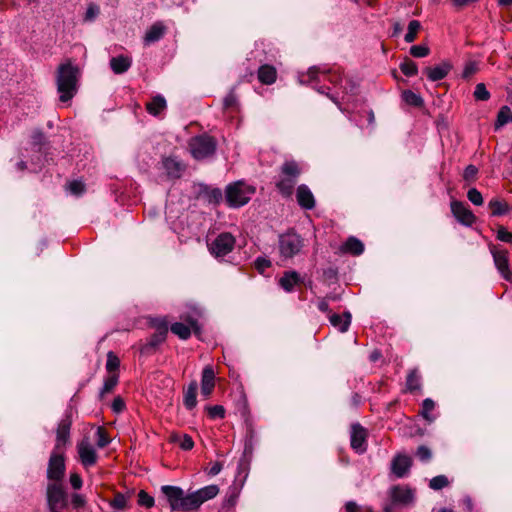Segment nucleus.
Wrapping results in <instances>:
<instances>
[{
  "mask_svg": "<svg viewBox=\"0 0 512 512\" xmlns=\"http://www.w3.org/2000/svg\"><path fill=\"white\" fill-rule=\"evenodd\" d=\"M161 491L167 498L172 511L189 512L199 509L203 503L215 498L219 493V487L211 484L185 494L180 487L164 485Z\"/></svg>",
  "mask_w": 512,
  "mask_h": 512,
  "instance_id": "nucleus-1",
  "label": "nucleus"
},
{
  "mask_svg": "<svg viewBox=\"0 0 512 512\" xmlns=\"http://www.w3.org/2000/svg\"><path fill=\"white\" fill-rule=\"evenodd\" d=\"M78 75V68L71 63L59 66L56 82L60 101L67 102L74 97L77 92Z\"/></svg>",
  "mask_w": 512,
  "mask_h": 512,
  "instance_id": "nucleus-2",
  "label": "nucleus"
},
{
  "mask_svg": "<svg viewBox=\"0 0 512 512\" xmlns=\"http://www.w3.org/2000/svg\"><path fill=\"white\" fill-rule=\"evenodd\" d=\"M255 191L254 186L239 180L227 186L225 198L230 207L239 208L250 201Z\"/></svg>",
  "mask_w": 512,
  "mask_h": 512,
  "instance_id": "nucleus-3",
  "label": "nucleus"
},
{
  "mask_svg": "<svg viewBox=\"0 0 512 512\" xmlns=\"http://www.w3.org/2000/svg\"><path fill=\"white\" fill-rule=\"evenodd\" d=\"M189 148L195 159L202 160L214 154L216 150V142L208 135H201L190 140Z\"/></svg>",
  "mask_w": 512,
  "mask_h": 512,
  "instance_id": "nucleus-4",
  "label": "nucleus"
},
{
  "mask_svg": "<svg viewBox=\"0 0 512 512\" xmlns=\"http://www.w3.org/2000/svg\"><path fill=\"white\" fill-rule=\"evenodd\" d=\"M303 247V239L294 232H288L279 236V252L284 259H290L297 255Z\"/></svg>",
  "mask_w": 512,
  "mask_h": 512,
  "instance_id": "nucleus-5",
  "label": "nucleus"
},
{
  "mask_svg": "<svg viewBox=\"0 0 512 512\" xmlns=\"http://www.w3.org/2000/svg\"><path fill=\"white\" fill-rule=\"evenodd\" d=\"M235 242L231 233L223 232L208 243V250L215 258L220 259L233 250Z\"/></svg>",
  "mask_w": 512,
  "mask_h": 512,
  "instance_id": "nucleus-6",
  "label": "nucleus"
},
{
  "mask_svg": "<svg viewBox=\"0 0 512 512\" xmlns=\"http://www.w3.org/2000/svg\"><path fill=\"white\" fill-rule=\"evenodd\" d=\"M47 502L50 512H60L68 504L67 493L61 482H52L47 486Z\"/></svg>",
  "mask_w": 512,
  "mask_h": 512,
  "instance_id": "nucleus-7",
  "label": "nucleus"
},
{
  "mask_svg": "<svg viewBox=\"0 0 512 512\" xmlns=\"http://www.w3.org/2000/svg\"><path fill=\"white\" fill-rule=\"evenodd\" d=\"M491 254L495 267L506 281H512V271L510 269L508 252L506 250L491 248Z\"/></svg>",
  "mask_w": 512,
  "mask_h": 512,
  "instance_id": "nucleus-8",
  "label": "nucleus"
},
{
  "mask_svg": "<svg viewBox=\"0 0 512 512\" xmlns=\"http://www.w3.org/2000/svg\"><path fill=\"white\" fill-rule=\"evenodd\" d=\"M65 473L64 457L53 452L50 456L47 468V477L53 482H61Z\"/></svg>",
  "mask_w": 512,
  "mask_h": 512,
  "instance_id": "nucleus-9",
  "label": "nucleus"
},
{
  "mask_svg": "<svg viewBox=\"0 0 512 512\" xmlns=\"http://www.w3.org/2000/svg\"><path fill=\"white\" fill-rule=\"evenodd\" d=\"M392 506H407L414 501V490L405 485H397L390 489Z\"/></svg>",
  "mask_w": 512,
  "mask_h": 512,
  "instance_id": "nucleus-10",
  "label": "nucleus"
},
{
  "mask_svg": "<svg viewBox=\"0 0 512 512\" xmlns=\"http://www.w3.org/2000/svg\"><path fill=\"white\" fill-rule=\"evenodd\" d=\"M366 437L367 432L365 428L361 426L359 423H355L351 426V447L359 454H362L367 450Z\"/></svg>",
  "mask_w": 512,
  "mask_h": 512,
  "instance_id": "nucleus-11",
  "label": "nucleus"
},
{
  "mask_svg": "<svg viewBox=\"0 0 512 512\" xmlns=\"http://www.w3.org/2000/svg\"><path fill=\"white\" fill-rule=\"evenodd\" d=\"M77 451L80 461L85 467L93 466L96 463V450L87 438L78 443Z\"/></svg>",
  "mask_w": 512,
  "mask_h": 512,
  "instance_id": "nucleus-12",
  "label": "nucleus"
},
{
  "mask_svg": "<svg viewBox=\"0 0 512 512\" xmlns=\"http://www.w3.org/2000/svg\"><path fill=\"white\" fill-rule=\"evenodd\" d=\"M189 325H186L181 322H176L171 325L170 329L171 332L175 335H177L180 339L186 340L191 336V329L194 330V333L196 335L199 334L200 328L198 326L197 320L189 317L187 319Z\"/></svg>",
  "mask_w": 512,
  "mask_h": 512,
  "instance_id": "nucleus-13",
  "label": "nucleus"
},
{
  "mask_svg": "<svg viewBox=\"0 0 512 512\" xmlns=\"http://www.w3.org/2000/svg\"><path fill=\"white\" fill-rule=\"evenodd\" d=\"M451 211L455 218L463 225L471 226L475 222V216L462 202L452 201Z\"/></svg>",
  "mask_w": 512,
  "mask_h": 512,
  "instance_id": "nucleus-14",
  "label": "nucleus"
},
{
  "mask_svg": "<svg viewBox=\"0 0 512 512\" xmlns=\"http://www.w3.org/2000/svg\"><path fill=\"white\" fill-rule=\"evenodd\" d=\"M452 69V65L448 61H442L440 64L434 66V67H426L423 70V73L426 74L427 78L432 81L436 82L439 80L444 79L450 70Z\"/></svg>",
  "mask_w": 512,
  "mask_h": 512,
  "instance_id": "nucleus-15",
  "label": "nucleus"
},
{
  "mask_svg": "<svg viewBox=\"0 0 512 512\" xmlns=\"http://www.w3.org/2000/svg\"><path fill=\"white\" fill-rule=\"evenodd\" d=\"M71 424L72 421L69 415H65V417L59 422L56 431L55 449H59L62 445H65L68 442Z\"/></svg>",
  "mask_w": 512,
  "mask_h": 512,
  "instance_id": "nucleus-16",
  "label": "nucleus"
},
{
  "mask_svg": "<svg viewBox=\"0 0 512 512\" xmlns=\"http://www.w3.org/2000/svg\"><path fill=\"white\" fill-rule=\"evenodd\" d=\"M411 458L407 455H397L391 463L392 472L398 478L404 477L410 470Z\"/></svg>",
  "mask_w": 512,
  "mask_h": 512,
  "instance_id": "nucleus-17",
  "label": "nucleus"
},
{
  "mask_svg": "<svg viewBox=\"0 0 512 512\" xmlns=\"http://www.w3.org/2000/svg\"><path fill=\"white\" fill-rule=\"evenodd\" d=\"M296 197H297L298 204L302 208H304L306 210H311L315 207L314 196L307 185L302 184V185L298 186L297 191H296Z\"/></svg>",
  "mask_w": 512,
  "mask_h": 512,
  "instance_id": "nucleus-18",
  "label": "nucleus"
},
{
  "mask_svg": "<svg viewBox=\"0 0 512 512\" xmlns=\"http://www.w3.org/2000/svg\"><path fill=\"white\" fill-rule=\"evenodd\" d=\"M215 386V373L211 366L204 367L201 379V393L208 398Z\"/></svg>",
  "mask_w": 512,
  "mask_h": 512,
  "instance_id": "nucleus-19",
  "label": "nucleus"
},
{
  "mask_svg": "<svg viewBox=\"0 0 512 512\" xmlns=\"http://www.w3.org/2000/svg\"><path fill=\"white\" fill-rule=\"evenodd\" d=\"M162 167L169 178H180L184 171V165L176 158L167 157L162 160Z\"/></svg>",
  "mask_w": 512,
  "mask_h": 512,
  "instance_id": "nucleus-20",
  "label": "nucleus"
},
{
  "mask_svg": "<svg viewBox=\"0 0 512 512\" xmlns=\"http://www.w3.org/2000/svg\"><path fill=\"white\" fill-rule=\"evenodd\" d=\"M166 27L162 22L154 23L145 33L144 43L150 45L159 41L165 34Z\"/></svg>",
  "mask_w": 512,
  "mask_h": 512,
  "instance_id": "nucleus-21",
  "label": "nucleus"
},
{
  "mask_svg": "<svg viewBox=\"0 0 512 512\" xmlns=\"http://www.w3.org/2000/svg\"><path fill=\"white\" fill-rule=\"evenodd\" d=\"M153 325L157 328V333L151 337L149 345L155 347L165 340L168 326L165 319H156Z\"/></svg>",
  "mask_w": 512,
  "mask_h": 512,
  "instance_id": "nucleus-22",
  "label": "nucleus"
},
{
  "mask_svg": "<svg viewBox=\"0 0 512 512\" xmlns=\"http://www.w3.org/2000/svg\"><path fill=\"white\" fill-rule=\"evenodd\" d=\"M132 59L129 56L119 55L111 58L110 67L115 74H122L131 67Z\"/></svg>",
  "mask_w": 512,
  "mask_h": 512,
  "instance_id": "nucleus-23",
  "label": "nucleus"
},
{
  "mask_svg": "<svg viewBox=\"0 0 512 512\" xmlns=\"http://www.w3.org/2000/svg\"><path fill=\"white\" fill-rule=\"evenodd\" d=\"M340 250L343 253L360 255L364 251V245L358 238L351 236L341 245Z\"/></svg>",
  "mask_w": 512,
  "mask_h": 512,
  "instance_id": "nucleus-24",
  "label": "nucleus"
},
{
  "mask_svg": "<svg viewBox=\"0 0 512 512\" xmlns=\"http://www.w3.org/2000/svg\"><path fill=\"white\" fill-rule=\"evenodd\" d=\"M332 326L337 328L340 332H346L351 323V314L344 312L343 315L332 314L329 318Z\"/></svg>",
  "mask_w": 512,
  "mask_h": 512,
  "instance_id": "nucleus-25",
  "label": "nucleus"
},
{
  "mask_svg": "<svg viewBox=\"0 0 512 512\" xmlns=\"http://www.w3.org/2000/svg\"><path fill=\"white\" fill-rule=\"evenodd\" d=\"M277 71L271 65H262L258 70V79L261 83L271 85L276 81Z\"/></svg>",
  "mask_w": 512,
  "mask_h": 512,
  "instance_id": "nucleus-26",
  "label": "nucleus"
},
{
  "mask_svg": "<svg viewBox=\"0 0 512 512\" xmlns=\"http://www.w3.org/2000/svg\"><path fill=\"white\" fill-rule=\"evenodd\" d=\"M300 282V275L296 271L285 272L280 278L279 284L286 291L291 292L295 285Z\"/></svg>",
  "mask_w": 512,
  "mask_h": 512,
  "instance_id": "nucleus-27",
  "label": "nucleus"
},
{
  "mask_svg": "<svg viewBox=\"0 0 512 512\" xmlns=\"http://www.w3.org/2000/svg\"><path fill=\"white\" fill-rule=\"evenodd\" d=\"M197 389H198L197 382L192 381L188 385L187 389L184 392L183 402H184L185 407L188 410H192L197 405V400H196Z\"/></svg>",
  "mask_w": 512,
  "mask_h": 512,
  "instance_id": "nucleus-28",
  "label": "nucleus"
},
{
  "mask_svg": "<svg viewBox=\"0 0 512 512\" xmlns=\"http://www.w3.org/2000/svg\"><path fill=\"white\" fill-rule=\"evenodd\" d=\"M296 181L297 180L292 179L291 177L283 176L282 174H280V178L276 182V187L283 196L289 197L293 192V188L296 184Z\"/></svg>",
  "mask_w": 512,
  "mask_h": 512,
  "instance_id": "nucleus-29",
  "label": "nucleus"
},
{
  "mask_svg": "<svg viewBox=\"0 0 512 512\" xmlns=\"http://www.w3.org/2000/svg\"><path fill=\"white\" fill-rule=\"evenodd\" d=\"M169 441L171 443L179 444L180 448L185 451H189L194 447V441L188 434L180 435L177 433H172L170 435Z\"/></svg>",
  "mask_w": 512,
  "mask_h": 512,
  "instance_id": "nucleus-30",
  "label": "nucleus"
},
{
  "mask_svg": "<svg viewBox=\"0 0 512 512\" xmlns=\"http://www.w3.org/2000/svg\"><path fill=\"white\" fill-rule=\"evenodd\" d=\"M146 108L151 115L157 116L163 110H165L166 100L163 96L157 95L149 103H147Z\"/></svg>",
  "mask_w": 512,
  "mask_h": 512,
  "instance_id": "nucleus-31",
  "label": "nucleus"
},
{
  "mask_svg": "<svg viewBox=\"0 0 512 512\" xmlns=\"http://www.w3.org/2000/svg\"><path fill=\"white\" fill-rule=\"evenodd\" d=\"M301 173V169L297 162L294 160H288L283 163L281 166V173L283 176L291 177L292 179L297 180L298 176Z\"/></svg>",
  "mask_w": 512,
  "mask_h": 512,
  "instance_id": "nucleus-32",
  "label": "nucleus"
},
{
  "mask_svg": "<svg viewBox=\"0 0 512 512\" xmlns=\"http://www.w3.org/2000/svg\"><path fill=\"white\" fill-rule=\"evenodd\" d=\"M326 72H327L326 70L320 71V68H318L316 66L311 67V68H309L307 73H301V74L298 75L299 83H301V84H310L314 80L317 79V76H318L319 73L323 74V77H327L326 76Z\"/></svg>",
  "mask_w": 512,
  "mask_h": 512,
  "instance_id": "nucleus-33",
  "label": "nucleus"
},
{
  "mask_svg": "<svg viewBox=\"0 0 512 512\" xmlns=\"http://www.w3.org/2000/svg\"><path fill=\"white\" fill-rule=\"evenodd\" d=\"M508 123H512V110L508 106H503L498 112L495 128L499 129Z\"/></svg>",
  "mask_w": 512,
  "mask_h": 512,
  "instance_id": "nucleus-34",
  "label": "nucleus"
},
{
  "mask_svg": "<svg viewBox=\"0 0 512 512\" xmlns=\"http://www.w3.org/2000/svg\"><path fill=\"white\" fill-rule=\"evenodd\" d=\"M489 207L492 209L493 216H501L511 210L510 206L506 202H502L497 199H492L489 202Z\"/></svg>",
  "mask_w": 512,
  "mask_h": 512,
  "instance_id": "nucleus-35",
  "label": "nucleus"
},
{
  "mask_svg": "<svg viewBox=\"0 0 512 512\" xmlns=\"http://www.w3.org/2000/svg\"><path fill=\"white\" fill-rule=\"evenodd\" d=\"M407 389L411 392L417 391L421 388V377L417 370H412L406 379Z\"/></svg>",
  "mask_w": 512,
  "mask_h": 512,
  "instance_id": "nucleus-36",
  "label": "nucleus"
},
{
  "mask_svg": "<svg viewBox=\"0 0 512 512\" xmlns=\"http://www.w3.org/2000/svg\"><path fill=\"white\" fill-rule=\"evenodd\" d=\"M240 496V488L237 486H231L228 488V491L226 493L225 499H224V506L226 507H233L236 505L238 498Z\"/></svg>",
  "mask_w": 512,
  "mask_h": 512,
  "instance_id": "nucleus-37",
  "label": "nucleus"
},
{
  "mask_svg": "<svg viewBox=\"0 0 512 512\" xmlns=\"http://www.w3.org/2000/svg\"><path fill=\"white\" fill-rule=\"evenodd\" d=\"M400 70L408 77L416 76L418 74L417 64L410 59H406L400 64Z\"/></svg>",
  "mask_w": 512,
  "mask_h": 512,
  "instance_id": "nucleus-38",
  "label": "nucleus"
},
{
  "mask_svg": "<svg viewBox=\"0 0 512 512\" xmlns=\"http://www.w3.org/2000/svg\"><path fill=\"white\" fill-rule=\"evenodd\" d=\"M435 403L432 399L426 398L422 403L421 415L429 423L435 420V417L430 415V412L434 409Z\"/></svg>",
  "mask_w": 512,
  "mask_h": 512,
  "instance_id": "nucleus-39",
  "label": "nucleus"
},
{
  "mask_svg": "<svg viewBox=\"0 0 512 512\" xmlns=\"http://www.w3.org/2000/svg\"><path fill=\"white\" fill-rule=\"evenodd\" d=\"M420 27H421V24L419 21H417V20L410 21L409 25H408V31L405 34L404 40L407 43L413 42L416 39V35H417V32L419 31Z\"/></svg>",
  "mask_w": 512,
  "mask_h": 512,
  "instance_id": "nucleus-40",
  "label": "nucleus"
},
{
  "mask_svg": "<svg viewBox=\"0 0 512 512\" xmlns=\"http://www.w3.org/2000/svg\"><path fill=\"white\" fill-rule=\"evenodd\" d=\"M118 380H119V377L116 373L109 375L105 379L103 387L100 390L101 396L104 395L105 393L112 391L114 389V387L117 385Z\"/></svg>",
  "mask_w": 512,
  "mask_h": 512,
  "instance_id": "nucleus-41",
  "label": "nucleus"
},
{
  "mask_svg": "<svg viewBox=\"0 0 512 512\" xmlns=\"http://www.w3.org/2000/svg\"><path fill=\"white\" fill-rule=\"evenodd\" d=\"M448 479L444 475L433 477L429 482V487L433 490H440L448 485Z\"/></svg>",
  "mask_w": 512,
  "mask_h": 512,
  "instance_id": "nucleus-42",
  "label": "nucleus"
},
{
  "mask_svg": "<svg viewBox=\"0 0 512 512\" xmlns=\"http://www.w3.org/2000/svg\"><path fill=\"white\" fill-rule=\"evenodd\" d=\"M120 366V360L119 358L113 353L108 352L107 354V361H106V369L108 372L112 373L118 370Z\"/></svg>",
  "mask_w": 512,
  "mask_h": 512,
  "instance_id": "nucleus-43",
  "label": "nucleus"
},
{
  "mask_svg": "<svg viewBox=\"0 0 512 512\" xmlns=\"http://www.w3.org/2000/svg\"><path fill=\"white\" fill-rule=\"evenodd\" d=\"M474 97L479 101H487L490 98V93L487 90L485 84L479 83L476 85L474 90Z\"/></svg>",
  "mask_w": 512,
  "mask_h": 512,
  "instance_id": "nucleus-44",
  "label": "nucleus"
},
{
  "mask_svg": "<svg viewBox=\"0 0 512 512\" xmlns=\"http://www.w3.org/2000/svg\"><path fill=\"white\" fill-rule=\"evenodd\" d=\"M403 98L408 104L413 106H421L423 104L422 97L412 91H405Z\"/></svg>",
  "mask_w": 512,
  "mask_h": 512,
  "instance_id": "nucleus-45",
  "label": "nucleus"
},
{
  "mask_svg": "<svg viewBox=\"0 0 512 512\" xmlns=\"http://www.w3.org/2000/svg\"><path fill=\"white\" fill-rule=\"evenodd\" d=\"M67 190L75 195V196H79L81 195L84 190H85V185L82 181L80 180H73L71 182L68 183L67 185Z\"/></svg>",
  "mask_w": 512,
  "mask_h": 512,
  "instance_id": "nucleus-46",
  "label": "nucleus"
},
{
  "mask_svg": "<svg viewBox=\"0 0 512 512\" xmlns=\"http://www.w3.org/2000/svg\"><path fill=\"white\" fill-rule=\"evenodd\" d=\"M430 49L427 45H414L410 48V54L416 58H423L428 56Z\"/></svg>",
  "mask_w": 512,
  "mask_h": 512,
  "instance_id": "nucleus-47",
  "label": "nucleus"
},
{
  "mask_svg": "<svg viewBox=\"0 0 512 512\" xmlns=\"http://www.w3.org/2000/svg\"><path fill=\"white\" fill-rule=\"evenodd\" d=\"M138 504L146 508H151L154 506V498L144 490H141L138 493Z\"/></svg>",
  "mask_w": 512,
  "mask_h": 512,
  "instance_id": "nucleus-48",
  "label": "nucleus"
},
{
  "mask_svg": "<svg viewBox=\"0 0 512 512\" xmlns=\"http://www.w3.org/2000/svg\"><path fill=\"white\" fill-rule=\"evenodd\" d=\"M467 197L474 205L480 206L483 204L482 194L476 188L469 189Z\"/></svg>",
  "mask_w": 512,
  "mask_h": 512,
  "instance_id": "nucleus-49",
  "label": "nucleus"
},
{
  "mask_svg": "<svg viewBox=\"0 0 512 512\" xmlns=\"http://www.w3.org/2000/svg\"><path fill=\"white\" fill-rule=\"evenodd\" d=\"M100 13V8L96 4H90L85 12L84 20L92 22Z\"/></svg>",
  "mask_w": 512,
  "mask_h": 512,
  "instance_id": "nucleus-50",
  "label": "nucleus"
},
{
  "mask_svg": "<svg viewBox=\"0 0 512 512\" xmlns=\"http://www.w3.org/2000/svg\"><path fill=\"white\" fill-rule=\"evenodd\" d=\"M97 436V446L99 448H104L110 443V439L108 438L105 430L102 427H98L96 431Z\"/></svg>",
  "mask_w": 512,
  "mask_h": 512,
  "instance_id": "nucleus-51",
  "label": "nucleus"
},
{
  "mask_svg": "<svg viewBox=\"0 0 512 512\" xmlns=\"http://www.w3.org/2000/svg\"><path fill=\"white\" fill-rule=\"evenodd\" d=\"M211 418H224L225 409L221 405H214L207 408Z\"/></svg>",
  "mask_w": 512,
  "mask_h": 512,
  "instance_id": "nucleus-52",
  "label": "nucleus"
},
{
  "mask_svg": "<svg viewBox=\"0 0 512 512\" xmlns=\"http://www.w3.org/2000/svg\"><path fill=\"white\" fill-rule=\"evenodd\" d=\"M416 454L422 462H427L432 457L431 450L427 446H424V445L418 447Z\"/></svg>",
  "mask_w": 512,
  "mask_h": 512,
  "instance_id": "nucleus-53",
  "label": "nucleus"
},
{
  "mask_svg": "<svg viewBox=\"0 0 512 512\" xmlns=\"http://www.w3.org/2000/svg\"><path fill=\"white\" fill-rule=\"evenodd\" d=\"M271 266V261L265 257H258L255 260V268L260 272L264 273V271Z\"/></svg>",
  "mask_w": 512,
  "mask_h": 512,
  "instance_id": "nucleus-54",
  "label": "nucleus"
},
{
  "mask_svg": "<svg viewBox=\"0 0 512 512\" xmlns=\"http://www.w3.org/2000/svg\"><path fill=\"white\" fill-rule=\"evenodd\" d=\"M111 505L116 509H124L127 506V498L123 494H117Z\"/></svg>",
  "mask_w": 512,
  "mask_h": 512,
  "instance_id": "nucleus-55",
  "label": "nucleus"
},
{
  "mask_svg": "<svg viewBox=\"0 0 512 512\" xmlns=\"http://www.w3.org/2000/svg\"><path fill=\"white\" fill-rule=\"evenodd\" d=\"M497 238L500 241L512 243V233L508 232L505 228L500 227L497 232Z\"/></svg>",
  "mask_w": 512,
  "mask_h": 512,
  "instance_id": "nucleus-56",
  "label": "nucleus"
},
{
  "mask_svg": "<svg viewBox=\"0 0 512 512\" xmlns=\"http://www.w3.org/2000/svg\"><path fill=\"white\" fill-rule=\"evenodd\" d=\"M477 71V64L475 62H469L465 65L463 70V77L468 78Z\"/></svg>",
  "mask_w": 512,
  "mask_h": 512,
  "instance_id": "nucleus-57",
  "label": "nucleus"
},
{
  "mask_svg": "<svg viewBox=\"0 0 512 512\" xmlns=\"http://www.w3.org/2000/svg\"><path fill=\"white\" fill-rule=\"evenodd\" d=\"M82 478L77 473H72L70 475V484L75 489L78 490L82 487Z\"/></svg>",
  "mask_w": 512,
  "mask_h": 512,
  "instance_id": "nucleus-58",
  "label": "nucleus"
},
{
  "mask_svg": "<svg viewBox=\"0 0 512 512\" xmlns=\"http://www.w3.org/2000/svg\"><path fill=\"white\" fill-rule=\"evenodd\" d=\"M478 172V169L474 165H468L465 170L463 177L465 180L473 179Z\"/></svg>",
  "mask_w": 512,
  "mask_h": 512,
  "instance_id": "nucleus-59",
  "label": "nucleus"
},
{
  "mask_svg": "<svg viewBox=\"0 0 512 512\" xmlns=\"http://www.w3.org/2000/svg\"><path fill=\"white\" fill-rule=\"evenodd\" d=\"M236 102H237V98L233 91L229 92L223 101L225 108H230V107L234 106L236 104Z\"/></svg>",
  "mask_w": 512,
  "mask_h": 512,
  "instance_id": "nucleus-60",
  "label": "nucleus"
},
{
  "mask_svg": "<svg viewBox=\"0 0 512 512\" xmlns=\"http://www.w3.org/2000/svg\"><path fill=\"white\" fill-rule=\"evenodd\" d=\"M125 403L120 397H116L112 402V410L116 413H120L124 410Z\"/></svg>",
  "mask_w": 512,
  "mask_h": 512,
  "instance_id": "nucleus-61",
  "label": "nucleus"
},
{
  "mask_svg": "<svg viewBox=\"0 0 512 512\" xmlns=\"http://www.w3.org/2000/svg\"><path fill=\"white\" fill-rule=\"evenodd\" d=\"M222 468H223V465L221 462H214L211 464L208 474L210 476H216L221 472Z\"/></svg>",
  "mask_w": 512,
  "mask_h": 512,
  "instance_id": "nucleus-62",
  "label": "nucleus"
},
{
  "mask_svg": "<svg viewBox=\"0 0 512 512\" xmlns=\"http://www.w3.org/2000/svg\"><path fill=\"white\" fill-rule=\"evenodd\" d=\"M72 504L75 507H82L85 504V500L80 494H74L72 496Z\"/></svg>",
  "mask_w": 512,
  "mask_h": 512,
  "instance_id": "nucleus-63",
  "label": "nucleus"
},
{
  "mask_svg": "<svg viewBox=\"0 0 512 512\" xmlns=\"http://www.w3.org/2000/svg\"><path fill=\"white\" fill-rule=\"evenodd\" d=\"M345 510L346 512H359L358 505L353 501H349L346 503Z\"/></svg>",
  "mask_w": 512,
  "mask_h": 512,
  "instance_id": "nucleus-64",
  "label": "nucleus"
}]
</instances>
